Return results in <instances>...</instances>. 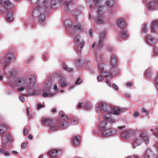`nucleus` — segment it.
Instances as JSON below:
<instances>
[{
    "label": "nucleus",
    "mask_w": 158,
    "mask_h": 158,
    "mask_svg": "<svg viewBox=\"0 0 158 158\" xmlns=\"http://www.w3.org/2000/svg\"><path fill=\"white\" fill-rule=\"evenodd\" d=\"M149 137L147 135H144V134H142L136 137L134 139L133 143L132 148H135L137 146L140 145L144 141L146 144L149 143Z\"/></svg>",
    "instance_id": "f257e3e1"
},
{
    "label": "nucleus",
    "mask_w": 158,
    "mask_h": 158,
    "mask_svg": "<svg viewBox=\"0 0 158 158\" xmlns=\"http://www.w3.org/2000/svg\"><path fill=\"white\" fill-rule=\"evenodd\" d=\"M117 131L115 129L109 128L101 132V136L102 137H108L111 136L116 135L118 133Z\"/></svg>",
    "instance_id": "f03ea898"
},
{
    "label": "nucleus",
    "mask_w": 158,
    "mask_h": 158,
    "mask_svg": "<svg viewBox=\"0 0 158 158\" xmlns=\"http://www.w3.org/2000/svg\"><path fill=\"white\" fill-rule=\"evenodd\" d=\"M15 58L14 54L11 52L9 53L5 57V66L6 67L10 63L15 61Z\"/></svg>",
    "instance_id": "7ed1b4c3"
},
{
    "label": "nucleus",
    "mask_w": 158,
    "mask_h": 158,
    "mask_svg": "<svg viewBox=\"0 0 158 158\" xmlns=\"http://www.w3.org/2000/svg\"><path fill=\"white\" fill-rule=\"evenodd\" d=\"M48 130L50 132L54 131L60 129L58 123H56L53 120L48 126Z\"/></svg>",
    "instance_id": "20e7f679"
},
{
    "label": "nucleus",
    "mask_w": 158,
    "mask_h": 158,
    "mask_svg": "<svg viewBox=\"0 0 158 158\" xmlns=\"http://www.w3.org/2000/svg\"><path fill=\"white\" fill-rule=\"evenodd\" d=\"M0 3L7 9H10L14 6L13 3L9 0H0Z\"/></svg>",
    "instance_id": "39448f33"
},
{
    "label": "nucleus",
    "mask_w": 158,
    "mask_h": 158,
    "mask_svg": "<svg viewBox=\"0 0 158 158\" xmlns=\"http://www.w3.org/2000/svg\"><path fill=\"white\" fill-rule=\"evenodd\" d=\"M75 41L77 45V48L81 51L84 44V42L79 35H77L75 37Z\"/></svg>",
    "instance_id": "423d86ee"
},
{
    "label": "nucleus",
    "mask_w": 158,
    "mask_h": 158,
    "mask_svg": "<svg viewBox=\"0 0 158 158\" xmlns=\"http://www.w3.org/2000/svg\"><path fill=\"white\" fill-rule=\"evenodd\" d=\"M106 36V33L105 31L101 32L100 34V38L98 45V47L101 48L102 46V43Z\"/></svg>",
    "instance_id": "0eeeda50"
},
{
    "label": "nucleus",
    "mask_w": 158,
    "mask_h": 158,
    "mask_svg": "<svg viewBox=\"0 0 158 158\" xmlns=\"http://www.w3.org/2000/svg\"><path fill=\"white\" fill-rule=\"evenodd\" d=\"M44 93L43 94L42 96L45 97H52L57 93L56 92L51 93L50 89L49 88L44 89Z\"/></svg>",
    "instance_id": "6e6552de"
},
{
    "label": "nucleus",
    "mask_w": 158,
    "mask_h": 158,
    "mask_svg": "<svg viewBox=\"0 0 158 158\" xmlns=\"http://www.w3.org/2000/svg\"><path fill=\"white\" fill-rule=\"evenodd\" d=\"M144 158H156L155 154L150 149L147 150L144 154Z\"/></svg>",
    "instance_id": "1a4fd4ad"
},
{
    "label": "nucleus",
    "mask_w": 158,
    "mask_h": 158,
    "mask_svg": "<svg viewBox=\"0 0 158 158\" xmlns=\"http://www.w3.org/2000/svg\"><path fill=\"white\" fill-rule=\"evenodd\" d=\"M146 41L147 43L151 45L154 44L157 42L156 40L153 38L150 35H148L146 37Z\"/></svg>",
    "instance_id": "9d476101"
},
{
    "label": "nucleus",
    "mask_w": 158,
    "mask_h": 158,
    "mask_svg": "<svg viewBox=\"0 0 158 158\" xmlns=\"http://www.w3.org/2000/svg\"><path fill=\"white\" fill-rule=\"evenodd\" d=\"M105 119L111 123H113L116 122V120L114 117H112L109 114L104 115Z\"/></svg>",
    "instance_id": "9b49d317"
},
{
    "label": "nucleus",
    "mask_w": 158,
    "mask_h": 158,
    "mask_svg": "<svg viewBox=\"0 0 158 158\" xmlns=\"http://www.w3.org/2000/svg\"><path fill=\"white\" fill-rule=\"evenodd\" d=\"M80 137L77 136L73 138L72 140V144L74 146H78L80 144Z\"/></svg>",
    "instance_id": "f8f14e48"
},
{
    "label": "nucleus",
    "mask_w": 158,
    "mask_h": 158,
    "mask_svg": "<svg viewBox=\"0 0 158 158\" xmlns=\"http://www.w3.org/2000/svg\"><path fill=\"white\" fill-rule=\"evenodd\" d=\"M73 4V2L71 0H66L64 2V5L65 10H68L71 7Z\"/></svg>",
    "instance_id": "ddd939ff"
},
{
    "label": "nucleus",
    "mask_w": 158,
    "mask_h": 158,
    "mask_svg": "<svg viewBox=\"0 0 158 158\" xmlns=\"http://www.w3.org/2000/svg\"><path fill=\"white\" fill-rule=\"evenodd\" d=\"M60 129H65L69 127L70 125L69 122L68 121L62 122L58 123Z\"/></svg>",
    "instance_id": "4468645a"
},
{
    "label": "nucleus",
    "mask_w": 158,
    "mask_h": 158,
    "mask_svg": "<svg viewBox=\"0 0 158 158\" xmlns=\"http://www.w3.org/2000/svg\"><path fill=\"white\" fill-rule=\"evenodd\" d=\"M48 154L51 157V158H59L58 157H53L60 154L58 153V151L56 149H54L50 151L48 153Z\"/></svg>",
    "instance_id": "2eb2a0df"
},
{
    "label": "nucleus",
    "mask_w": 158,
    "mask_h": 158,
    "mask_svg": "<svg viewBox=\"0 0 158 158\" xmlns=\"http://www.w3.org/2000/svg\"><path fill=\"white\" fill-rule=\"evenodd\" d=\"M132 132L131 130L124 131L121 135V137L123 139H126L131 136Z\"/></svg>",
    "instance_id": "dca6fc26"
},
{
    "label": "nucleus",
    "mask_w": 158,
    "mask_h": 158,
    "mask_svg": "<svg viewBox=\"0 0 158 158\" xmlns=\"http://www.w3.org/2000/svg\"><path fill=\"white\" fill-rule=\"evenodd\" d=\"M14 19L13 16V13L12 11H10L7 14L6 16V20L9 23L13 21Z\"/></svg>",
    "instance_id": "f3484780"
},
{
    "label": "nucleus",
    "mask_w": 158,
    "mask_h": 158,
    "mask_svg": "<svg viewBox=\"0 0 158 158\" xmlns=\"http://www.w3.org/2000/svg\"><path fill=\"white\" fill-rule=\"evenodd\" d=\"M59 117L62 120H66L68 119L70 117L65 114L63 111H60L59 113Z\"/></svg>",
    "instance_id": "a211bd4d"
},
{
    "label": "nucleus",
    "mask_w": 158,
    "mask_h": 158,
    "mask_svg": "<svg viewBox=\"0 0 158 158\" xmlns=\"http://www.w3.org/2000/svg\"><path fill=\"white\" fill-rule=\"evenodd\" d=\"M151 28V31H158V21H155L153 22Z\"/></svg>",
    "instance_id": "6ab92c4d"
},
{
    "label": "nucleus",
    "mask_w": 158,
    "mask_h": 158,
    "mask_svg": "<svg viewBox=\"0 0 158 158\" xmlns=\"http://www.w3.org/2000/svg\"><path fill=\"white\" fill-rule=\"evenodd\" d=\"M156 1H152L148 4L147 6L148 9H154L157 6V4Z\"/></svg>",
    "instance_id": "aec40b11"
},
{
    "label": "nucleus",
    "mask_w": 158,
    "mask_h": 158,
    "mask_svg": "<svg viewBox=\"0 0 158 158\" xmlns=\"http://www.w3.org/2000/svg\"><path fill=\"white\" fill-rule=\"evenodd\" d=\"M108 107L107 104L101 101L97 104V107L99 109H106Z\"/></svg>",
    "instance_id": "412c9836"
},
{
    "label": "nucleus",
    "mask_w": 158,
    "mask_h": 158,
    "mask_svg": "<svg viewBox=\"0 0 158 158\" xmlns=\"http://www.w3.org/2000/svg\"><path fill=\"white\" fill-rule=\"evenodd\" d=\"M53 120V119L51 118H46L44 119H42V122L43 125L48 126L50 123Z\"/></svg>",
    "instance_id": "4be33fe9"
},
{
    "label": "nucleus",
    "mask_w": 158,
    "mask_h": 158,
    "mask_svg": "<svg viewBox=\"0 0 158 158\" xmlns=\"http://www.w3.org/2000/svg\"><path fill=\"white\" fill-rule=\"evenodd\" d=\"M107 124V122L106 121H102L99 124L98 127L99 129L102 131L106 129V125Z\"/></svg>",
    "instance_id": "5701e85b"
},
{
    "label": "nucleus",
    "mask_w": 158,
    "mask_h": 158,
    "mask_svg": "<svg viewBox=\"0 0 158 158\" xmlns=\"http://www.w3.org/2000/svg\"><path fill=\"white\" fill-rule=\"evenodd\" d=\"M118 26L122 28H124L126 26V24L124 20L122 18H120L118 20Z\"/></svg>",
    "instance_id": "b1692460"
},
{
    "label": "nucleus",
    "mask_w": 158,
    "mask_h": 158,
    "mask_svg": "<svg viewBox=\"0 0 158 158\" xmlns=\"http://www.w3.org/2000/svg\"><path fill=\"white\" fill-rule=\"evenodd\" d=\"M111 64L112 66H116L118 64L117 58L114 55L112 56L111 60Z\"/></svg>",
    "instance_id": "393cba45"
},
{
    "label": "nucleus",
    "mask_w": 158,
    "mask_h": 158,
    "mask_svg": "<svg viewBox=\"0 0 158 158\" xmlns=\"http://www.w3.org/2000/svg\"><path fill=\"white\" fill-rule=\"evenodd\" d=\"M45 16L44 15H41L39 18V23L42 25L45 24Z\"/></svg>",
    "instance_id": "a878e982"
},
{
    "label": "nucleus",
    "mask_w": 158,
    "mask_h": 158,
    "mask_svg": "<svg viewBox=\"0 0 158 158\" xmlns=\"http://www.w3.org/2000/svg\"><path fill=\"white\" fill-rule=\"evenodd\" d=\"M16 83L18 86H22L25 83V80L23 78H20L17 80Z\"/></svg>",
    "instance_id": "bb28decb"
},
{
    "label": "nucleus",
    "mask_w": 158,
    "mask_h": 158,
    "mask_svg": "<svg viewBox=\"0 0 158 158\" xmlns=\"http://www.w3.org/2000/svg\"><path fill=\"white\" fill-rule=\"evenodd\" d=\"M7 127L5 125H0V134L5 133L7 131Z\"/></svg>",
    "instance_id": "cd10ccee"
},
{
    "label": "nucleus",
    "mask_w": 158,
    "mask_h": 158,
    "mask_svg": "<svg viewBox=\"0 0 158 158\" xmlns=\"http://www.w3.org/2000/svg\"><path fill=\"white\" fill-rule=\"evenodd\" d=\"M106 7L105 6H102L99 7L97 10V12L100 14H102L104 13V10Z\"/></svg>",
    "instance_id": "c85d7f7f"
},
{
    "label": "nucleus",
    "mask_w": 158,
    "mask_h": 158,
    "mask_svg": "<svg viewBox=\"0 0 158 158\" xmlns=\"http://www.w3.org/2000/svg\"><path fill=\"white\" fill-rule=\"evenodd\" d=\"M114 4L115 2L114 0H107L106 3V5L110 7H112Z\"/></svg>",
    "instance_id": "c756f323"
},
{
    "label": "nucleus",
    "mask_w": 158,
    "mask_h": 158,
    "mask_svg": "<svg viewBox=\"0 0 158 158\" xmlns=\"http://www.w3.org/2000/svg\"><path fill=\"white\" fill-rule=\"evenodd\" d=\"M97 23L98 24L103 23L104 22V18L102 15L99 16L97 20Z\"/></svg>",
    "instance_id": "7c9ffc66"
},
{
    "label": "nucleus",
    "mask_w": 158,
    "mask_h": 158,
    "mask_svg": "<svg viewBox=\"0 0 158 158\" xmlns=\"http://www.w3.org/2000/svg\"><path fill=\"white\" fill-rule=\"evenodd\" d=\"M65 79L64 77H62L59 81V83L61 84V87H64L67 85V84L64 82L65 81Z\"/></svg>",
    "instance_id": "2f4dec72"
},
{
    "label": "nucleus",
    "mask_w": 158,
    "mask_h": 158,
    "mask_svg": "<svg viewBox=\"0 0 158 158\" xmlns=\"http://www.w3.org/2000/svg\"><path fill=\"white\" fill-rule=\"evenodd\" d=\"M2 146L4 148H6L7 146L9 144L8 141L6 140V136L3 137L2 138Z\"/></svg>",
    "instance_id": "473e14b6"
},
{
    "label": "nucleus",
    "mask_w": 158,
    "mask_h": 158,
    "mask_svg": "<svg viewBox=\"0 0 158 158\" xmlns=\"http://www.w3.org/2000/svg\"><path fill=\"white\" fill-rule=\"evenodd\" d=\"M121 35L123 38H125L128 37L129 35V34L128 31L125 30H122L121 32Z\"/></svg>",
    "instance_id": "72a5a7b5"
},
{
    "label": "nucleus",
    "mask_w": 158,
    "mask_h": 158,
    "mask_svg": "<svg viewBox=\"0 0 158 158\" xmlns=\"http://www.w3.org/2000/svg\"><path fill=\"white\" fill-rule=\"evenodd\" d=\"M104 64L102 63H100L98 65L99 69L101 73H105V71H104Z\"/></svg>",
    "instance_id": "f704fd0d"
},
{
    "label": "nucleus",
    "mask_w": 158,
    "mask_h": 158,
    "mask_svg": "<svg viewBox=\"0 0 158 158\" xmlns=\"http://www.w3.org/2000/svg\"><path fill=\"white\" fill-rule=\"evenodd\" d=\"M75 30L81 31H82L83 29L81 25L80 24H78L74 26Z\"/></svg>",
    "instance_id": "c9c22d12"
},
{
    "label": "nucleus",
    "mask_w": 158,
    "mask_h": 158,
    "mask_svg": "<svg viewBox=\"0 0 158 158\" xmlns=\"http://www.w3.org/2000/svg\"><path fill=\"white\" fill-rule=\"evenodd\" d=\"M111 113L114 115H118L121 112L123 109H111Z\"/></svg>",
    "instance_id": "e433bc0d"
},
{
    "label": "nucleus",
    "mask_w": 158,
    "mask_h": 158,
    "mask_svg": "<svg viewBox=\"0 0 158 158\" xmlns=\"http://www.w3.org/2000/svg\"><path fill=\"white\" fill-rule=\"evenodd\" d=\"M65 25L67 27H70L72 24V22L71 19H68L66 20L64 22Z\"/></svg>",
    "instance_id": "4c0bfd02"
},
{
    "label": "nucleus",
    "mask_w": 158,
    "mask_h": 158,
    "mask_svg": "<svg viewBox=\"0 0 158 158\" xmlns=\"http://www.w3.org/2000/svg\"><path fill=\"white\" fill-rule=\"evenodd\" d=\"M78 121V119L77 117L73 118L71 120V123L73 125H75L77 124Z\"/></svg>",
    "instance_id": "58836bf2"
},
{
    "label": "nucleus",
    "mask_w": 158,
    "mask_h": 158,
    "mask_svg": "<svg viewBox=\"0 0 158 158\" xmlns=\"http://www.w3.org/2000/svg\"><path fill=\"white\" fill-rule=\"evenodd\" d=\"M63 67L64 69L68 71H72L73 70V68L68 67L64 63H63Z\"/></svg>",
    "instance_id": "ea45409f"
},
{
    "label": "nucleus",
    "mask_w": 158,
    "mask_h": 158,
    "mask_svg": "<svg viewBox=\"0 0 158 158\" xmlns=\"http://www.w3.org/2000/svg\"><path fill=\"white\" fill-rule=\"evenodd\" d=\"M60 1L59 0H52L50 4L52 6L53 5H56L58 3H60Z\"/></svg>",
    "instance_id": "a19ab883"
},
{
    "label": "nucleus",
    "mask_w": 158,
    "mask_h": 158,
    "mask_svg": "<svg viewBox=\"0 0 158 158\" xmlns=\"http://www.w3.org/2000/svg\"><path fill=\"white\" fill-rule=\"evenodd\" d=\"M0 153H3L4 155L6 156H8L10 155V153L8 151H5L1 148H0Z\"/></svg>",
    "instance_id": "79ce46f5"
},
{
    "label": "nucleus",
    "mask_w": 158,
    "mask_h": 158,
    "mask_svg": "<svg viewBox=\"0 0 158 158\" xmlns=\"http://www.w3.org/2000/svg\"><path fill=\"white\" fill-rule=\"evenodd\" d=\"M95 2V6L97 7H98L101 6L100 3V1L101 0H93Z\"/></svg>",
    "instance_id": "37998d69"
},
{
    "label": "nucleus",
    "mask_w": 158,
    "mask_h": 158,
    "mask_svg": "<svg viewBox=\"0 0 158 158\" xmlns=\"http://www.w3.org/2000/svg\"><path fill=\"white\" fill-rule=\"evenodd\" d=\"M141 112L143 115L148 114L149 113L148 109H141Z\"/></svg>",
    "instance_id": "c03bdc74"
},
{
    "label": "nucleus",
    "mask_w": 158,
    "mask_h": 158,
    "mask_svg": "<svg viewBox=\"0 0 158 158\" xmlns=\"http://www.w3.org/2000/svg\"><path fill=\"white\" fill-rule=\"evenodd\" d=\"M85 109H90L92 107V105L89 103H87L85 104Z\"/></svg>",
    "instance_id": "a18cd8bd"
},
{
    "label": "nucleus",
    "mask_w": 158,
    "mask_h": 158,
    "mask_svg": "<svg viewBox=\"0 0 158 158\" xmlns=\"http://www.w3.org/2000/svg\"><path fill=\"white\" fill-rule=\"evenodd\" d=\"M154 55H158V48L157 47H154Z\"/></svg>",
    "instance_id": "49530a36"
},
{
    "label": "nucleus",
    "mask_w": 158,
    "mask_h": 158,
    "mask_svg": "<svg viewBox=\"0 0 158 158\" xmlns=\"http://www.w3.org/2000/svg\"><path fill=\"white\" fill-rule=\"evenodd\" d=\"M97 79L99 81H102L104 79L100 75L98 76L97 77Z\"/></svg>",
    "instance_id": "de8ad7c7"
},
{
    "label": "nucleus",
    "mask_w": 158,
    "mask_h": 158,
    "mask_svg": "<svg viewBox=\"0 0 158 158\" xmlns=\"http://www.w3.org/2000/svg\"><path fill=\"white\" fill-rule=\"evenodd\" d=\"M21 147L22 149H24L27 148V145L25 143H23L21 144Z\"/></svg>",
    "instance_id": "09e8293b"
},
{
    "label": "nucleus",
    "mask_w": 158,
    "mask_h": 158,
    "mask_svg": "<svg viewBox=\"0 0 158 158\" xmlns=\"http://www.w3.org/2000/svg\"><path fill=\"white\" fill-rule=\"evenodd\" d=\"M142 32L146 33L147 31V28L146 25H144L142 29Z\"/></svg>",
    "instance_id": "8fccbe9b"
},
{
    "label": "nucleus",
    "mask_w": 158,
    "mask_h": 158,
    "mask_svg": "<svg viewBox=\"0 0 158 158\" xmlns=\"http://www.w3.org/2000/svg\"><path fill=\"white\" fill-rule=\"evenodd\" d=\"M139 115V113L137 110H135L134 111L133 114V116L134 117H137Z\"/></svg>",
    "instance_id": "3c124183"
},
{
    "label": "nucleus",
    "mask_w": 158,
    "mask_h": 158,
    "mask_svg": "<svg viewBox=\"0 0 158 158\" xmlns=\"http://www.w3.org/2000/svg\"><path fill=\"white\" fill-rule=\"evenodd\" d=\"M82 82V80L80 79L79 78L78 79L77 81L75 82L76 84L79 85Z\"/></svg>",
    "instance_id": "603ef678"
},
{
    "label": "nucleus",
    "mask_w": 158,
    "mask_h": 158,
    "mask_svg": "<svg viewBox=\"0 0 158 158\" xmlns=\"http://www.w3.org/2000/svg\"><path fill=\"white\" fill-rule=\"evenodd\" d=\"M44 107H45L43 105L38 104L37 105V109H40L41 108H44Z\"/></svg>",
    "instance_id": "864d4df0"
},
{
    "label": "nucleus",
    "mask_w": 158,
    "mask_h": 158,
    "mask_svg": "<svg viewBox=\"0 0 158 158\" xmlns=\"http://www.w3.org/2000/svg\"><path fill=\"white\" fill-rule=\"evenodd\" d=\"M28 130L27 128H24L23 130V133L24 135H27L28 134Z\"/></svg>",
    "instance_id": "5fc2aeb1"
},
{
    "label": "nucleus",
    "mask_w": 158,
    "mask_h": 158,
    "mask_svg": "<svg viewBox=\"0 0 158 158\" xmlns=\"http://www.w3.org/2000/svg\"><path fill=\"white\" fill-rule=\"evenodd\" d=\"M19 99L22 102H24L25 101V99L22 96H20L19 97Z\"/></svg>",
    "instance_id": "6e6d98bb"
},
{
    "label": "nucleus",
    "mask_w": 158,
    "mask_h": 158,
    "mask_svg": "<svg viewBox=\"0 0 158 158\" xmlns=\"http://www.w3.org/2000/svg\"><path fill=\"white\" fill-rule=\"evenodd\" d=\"M150 70L151 69H149L146 71L145 74V75L147 77L149 74V72Z\"/></svg>",
    "instance_id": "4d7b16f0"
},
{
    "label": "nucleus",
    "mask_w": 158,
    "mask_h": 158,
    "mask_svg": "<svg viewBox=\"0 0 158 158\" xmlns=\"http://www.w3.org/2000/svg\"><path fill=\"white\" fill-rule=\"evenodd\" d=\"M113 87L116 90H118V88L117 86L115 84H113Z\"/></svg>",
    "instance_id": "13d9d810"
},
{
    "label": "nucleus",
    "mask_w": 158,
    "mask_h": 158,
    "mask_svg": "<svg viewBox=\"0 0 158 158\" xmlns=\"http://www.w3.org/2000/svg\"><path fill=\"white\" fill-rule=\"evenodd\" d=\"M132 84L131 82L128 83L127 82L126 83V85L127 87H130L131 86Z\"/></svg>",
    "instance_id": "bf43d9fd"
},
{
    "label": "nucleus",
    "mask_w": 158,
    "mask_h": 158,
    "mask_svg": "<svg viewBox=\"0 0 158 158\" xmlns=\"http://www.w3.org/2000/svg\"><path fill=\"white\" fill-rule=\"evenodd\" d=\"M54 89L56 91L55 92H57V93L58 92V89L56 85H55Z\"/></svg>",
    "instance_id": "052dcab7"
},
{
    "label": "nucleus",
    "mask_w": 158,
    "mask_h": 158,
    "mask_svg": "<svg viewBox=\"0 0 158 158\" xmlns=\"http://www.w3.org/2000/svg\"><path fill=\"white\" fill-rule=\"evenodd\" d=\"M24 88L22 87H20L18 89V91L19 92H20L21 91L23 90L24 89Z\"/></svg>",
    "instance_id": "680f3d73"
},
{
    "label": "nucleus",
    "mask_w": 158,
    "mask_h": 158,
    "mask_svg": "<svg viewBox=\"0 0 158 158\" xmlns=\"http://www.w3.org/2000/svg\"><path fill=\"white\" fill-rule=\"evenodd\" d=\"M77 107L79 108H82V103L79 104L77 106Z\"/></svg>",
    "instance_id": "e2e57ef3"
},
{
    "label": "nucleus",
    "mask_w": 158,
    "mask_h": 158,
    "mask_svg": "<svg viewBox=\"0 0 158 158\" xmlns=\"http://www.w3.org/2000/svg\"><path fill=\"white\" fill-rule=\"evenodd\" d=\"M89 35L90 36H91L92 35V31H91V29H90L89 31Z\"/></svg>",
    "instance_id": "0e129e2a"
},
{
    "label": "nucleus",
    "mask_w": 158,
    "mask_h": 158,
    "mask_svg": "<svg viewBox=\"0 0 158 158\" xmlns=\"http://www.w3.org/2000/svg\"><path fill=\"white\" fill-rule=\"evenodd\" d=\"M125 96L127 98H129L130 97V96L128 94H126Z\"/></svg>",
    "instance_id": "69168bd1"
},
{
    "label": "nucleus",
    "mask_w": 158,
    "mask_h": 158,
    "mask_svg": "<svg viewBox=\"0 0 158 158\" xmlns=\"http://www.w3.org/2000/svg\"><path fill=\"white\" fill-rule=\"evenodd\" d=\"M10 136H8V140L10 141H12V139L10 138Z\"/></svg>",
    "instance_id": "338daca9"
},
{
    "label": "nucleus",
    "mask_w": 158,
    "mask_h": 158,
    "mask_svg": "<svg viewBox=\"0 0 158 158\" xmlns=\"http://www.w3.org/2000/svg\"><path fill=\"white\" fill-rule=\"evenodd\" d=\"M125 127L124 126H123L118 127V128L119 129H122L123 128H125Z\"/></svg>",
    "instance_id": "774afa93"
}]
</instances>
